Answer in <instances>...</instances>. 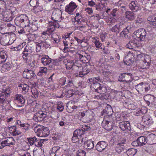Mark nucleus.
Segmentation results:
<instances>
[{"instance_id": "obj_1", "label": "nucleus", "mask_w": 156, "mask_h": 156, "mask_svg": "<svg viewBox=\"0 0 156 156\" xmlns=\"http://www.w3.org/2000/svg\"><path fill=\"white\" fill-rule=\"evenodd\" d=\"M138 62L140 64L141 68L143 69L148 68L151 63L150 56L148 55L139 54L137 55Z\"/></svg>"}, {"instance_id": "obj_2", "label": "nucleus", "mask_w": 156, "mask_h": 156, "mask_svg": "<svg viewBox=\"0 0 156 156\" xmlns=\"http://www.w3.org/2000/svg\"><path fill=\"white\" fill-rule=\"evenodd\" d=\"M15 24L22 28L29 26V20L26 15L22 14L17 17L15 20Z\"/></svg>"}, {"instance_id": "obj_3", "label": "nucleus", "mask_w": 156, "mask_h": 156, "mask_svg": "<svg viewBox=\"0 0 156 156\" xmlns=\"http://www.w3.org/2000/svg\"><path fill=\"white\" fill-rule=\"evenodd\" d=\"M47 128L43 126H38L34 128V131L39 137H45L49 134V132Z\"/></svg>"}, {"instance_id": "obj_4", "label": "nucleus", "mask_w": 156, "mask_h": 156, "mask_svg": "<svg viewBox=\"0 0 156 156\" xmlns=\"http://www.w3.org/2000/svg\"><path fill=\"white\" fill-rule=\"evenodd\" d=\"M58 23H51L48 26L47 30L41 33V37L43 38H46L47 35H50L53 32L55 29V28L57 27Z\"/></svg>"}, {"instance_id": "obj_5", "label": "nucleus", "mask_w": 156, "mask_h": 156, "mask_svg": "<svg viewBox=\"0 0 156 156\" xmlns=\"http://www.w3.org/2000/svg\"><path fill=\"white\" fill-rule=\"evenodd\" d=\"M149 32L147 29H144L141 28L138 29L134 32V34L136 37L138 38L141 41H144L146 38H147Z\"/></svg>"}, {"instance_id": "obj_6", "label": "nucleus", "mask_w": 156, "mask_h": 156, "mask_svg": "<svg viewBox=\"0 0 156 156\" xmlns=\"http://www.w3.org/2000/svg\"><path fill=\"white\" fill-rule=\"evenodd\" d=\"M22 55L23 59L27 63H29V62L32 61V56L30 54V51L28 47L27 46L25 47L22 53Z\"/></svg>"}, {"instance_id": "obj_7", "label": "nucleus", "mask_w": 156, "mask_h": 156, "mask_svg": "<svg viewBox=\"0 0 156 156\" xmlns=\"http://www.w3.org/2000/svg\"><path fill=\"white\" fill-rule=\"evenodd\" d=\"M132 74L129 73H121L119 76L118 80L120 82H126V83L129 82L130 79L131 78Z\"/></svg>"}, {"instance_id": "obj_8", "label": "nucleus", "mask_w": 156, "mask_h": 156, "mask_svg": "<svg viewBox=\"0 0 156 156\" xmlns=\"http://www.w3.org/2000/svg\"><path fill=\"white\" fill-rule=\"evenodd\" d=\"M117 126L119 127L122 130L128 131L131 129L129 121H120L118 122Z\"/></svg>"}, {"instance_id": "obj_9", "label": "nucleus", "mask_w": 156, "mask_h": 156, "mask_svg": "<svg viewBox=\"0 0 156 156\" xmlns=\"http://www.w3.org/2000/svg\"><path fill=\"white\" fill-rule=\"evenodd\" d=\"M124 27L125 25L124 23L122 22H120L113 27L110 29V30L117 34L121 30L124 28Z\"/></svg>"}, {"instance_id": "obj_10", "label": "nucleus", "mask_w": 156, "mask_h": 156, "mask_svg": "<svg viewBox=\"0 0 156 156\" xmlns=\"http://www.w3.org/2000/svg\"><path fill=\"white\" fill-rule=\"evenodd\" d=\"M77 7L76 3L73 2H71L65 7V11L69 14H72Z\"/></svg>"}, {"instance_id": "obj_11", "label": "nucleus", "mask_w": 156, "mask_h": 156, "mask_svg": "<svg viewBox=\"0 0 156 156\" xmlns=\"http://www.w3.org/2000/svg\"><path fill=\"white\" fill-rule=\"evenodd\" d=\"M62 151V149L59 146L53 147L50 152L51 156H58L61 154Z\"/></svg>"}, {"instance_id": "obj_12", "label": "nucleus", "mask_w": 156, "mask_h": 156, "mask_svg": "<svg viewBox=\"0 0 156 156\" xmlns=\"http://www.w3.org/2000/svg\"><path fill=\"white\" fill-rule=\"evenodd\" d=\"M134 56L132 53H129L126 56L124 61L125 63L127 65L130 66L134 61Z\"/></svg>"}, {"instance_id": "obj_13", "label": "nucleus", "mask_w": 156, "mask_h": 156, "mask_svg": "<svg viewBox=\"0 0 156 156\" xmlns=\"http://www.w3.org/2000/svg\"><path fill=\"white\" fill-rule=\"evenodd\" d=\"M108 144L105 142L101 141L98 142L96 145V148L98 151L101 152L104 150L107 146Z\"/></svg>"}, {"instance_id": "obj_14", "label": "nucleus", "mask_w": 156, "mask_h": 156, "mask_svg": "<svg viewBox=\"0 0 156 156\" xmlns=\"http://www.w3.org/2000/svg\"><path fill=\"white\" fill-rule=\"evenodd\" d=\"M34 71L25 69L23 73V75L24 77L28 79H30L34 76Z\"/></svg>"}, {"instance_id": "obj_15", "label": "nucleus", "mask_w": 156, "mask_h": 156, "mask_svg": "<svg viewBox=\"0 0 156 156\" xmlns=\"http://www.w3.org/2000/svg\"><path fill=\"white\" fill-rule=\"evenodd\" d=\"M129 6L130 9L134 12H137L140 9L139 5L136 1L131 2L129 4Z\"/></svg>"}, {"instance_id": "obj_16", "label": "nucleus", "mask_w": 156, "mask_h": 156, "mask_svg": "<svg viewBox=\"0 0 156 156\" xmlns=\"http://www.w3.org/2000/svg\"><path fill=\"white\" fill-rule=\"evenodd\" d=\"M144 98L147 104L149 106L150 104H152L156 98L154 96L151 94H147L144 96Z\"/></svg>"}, {"instance_id": "obj_17", "label": "nucleus", "mask_w": 156, "mask_h": 156, "mask_svg": "<svg viewBox=\"0 0 156 156\" xmlns=\"http://www.w3.org/2000/svg\"><path fill=\"white\" fill-rule=\"evenodd\" d=\"M61 12L59 10L53 11L51 15L52 19L55 21H58L61 18Z\"/></svg>"}, {"instance_id": "obj_18", "label": "nucleus", "mask_w": 156, "mask_h": 156, "mask_svg": "<svg viewBox=\"0 0 156 156\" xmlns=\"http://www.w3.org/2000/svg\"><path fill=\"white\" fill-rule=\"evenodd\" d=\"M147 143L149 144H153L156 143V136L153 134H151L147 136Z\"/></svg>"}, {"instance_id": "obj_19", "label": "nucleus", "mask_w": 156, "mask_h": 156, "mask_svg": "<svg viewBox=\"0 0 156 156\" xmlns=\"http://www.w3.org/2000/svg\"><path fill=\"white\" fill-rule=\"evenodd\" d=\"M142 122H143L144 124L147 125H151L153 123L152 119L149 116H144L143 117Z\"/></svg>"}, {"instance_id": "obj_20", "label": "nucleus", "mask_w": 156, "mask_h": 156, "mask_svg": "<svg viewBox=\"0 0 156 156\" xmlns=\"http://www.w3.org/2000/svg\"><path fill=\"white\" fill-rule=\"evenodd\" d=\"M102 125L104 126V128L107 131H110L113 128V126L111 122L106 120H104Z\"/></svg>"}, {"instance_id": "obj_21", "label": "nucleus", "mask_w": 156, "mask_h": 156, "mask_svg": "<svg viewBox=\"0 0 156 156\" xmlns=\"http://www.w3.org/2000/svg\"><path fill=\"white\" fill-rule=\"evenodd\" d=\"M64 62L65 63V66L67 69L70 70L72 69L74 66V62L73 60L66 59L64 60Z\"/></svg>"}, {"instance_id": "obj_22", "label": "nucleus", "mask_w": 156, "mask_h": 156, "mask_svg": "<svg viewBox=\"0 0 156 156\" xmlns=\"http://www.w3.org/2000/svg\"><path fill=\"white\" fill-rule=\"evenodd\" d=\"M41 62L44 65L47 66L51 62V59L48 55H45L41 58Z\"/></svg>"}, {"instance_id": "obj_23", "label": "nucleus", "mask_w": 156, "mask_h": 156, "mask_svg": "<svg viewBox=\"0 0 156 156\" xmlns=\"http://www.w3.org/2000/svg\"><path fill=\"white\" fill-rule=\"evenodd\" d=\"M138 46L136 41H129L126 45L127 48L129 49H135Z\"/></svg>"}, {"instance_id": "obj_24", "label": "nucleus", "mask_w": 156, "mask_h": 156, "mask_svg": "<svg viewBox=\"0 0 156 156\" xmlns=\"http://www.w3.org/2000/svg\"><path fill=\"white\" fill-rule=\"evenodd\" d=\"M10 93V91L9 89L4 90L0 94V99L5 100V99L8 97V95Z\"/></svg>"}, {"instance_id": "obj_25", "label": "nucleus", "mask_w": 156, "mask_h": 156, "mask_svg": "<svg viewBox=\"0 0 156 156\" xmlns=\"http://www.w3.org/2000/svg\"><path fill=\"white\" fill-rule=\"evenodd\" d=\"M84 144L85 147L87 150H91L94 147V142L91 140L85 141Z\"/></svg>"}, {"instance_id": "obj_26", "label": "nucleus", "mask_w": 156, "mask_h": 156, "mask_svg": "<svg viewBox=\"0 0 156 156\" xmlns=\"http://www.w3.org/2000/svg\"><path fill=\"white\" fill-rule=\"evenodd\" d=\"M145 85L144 84L143 82L137 84L135 86V88L137 91L140 93H143L144 91V87Z\"/></svg>"}, {"instance_id": "obj_27", "label": "nucleus", "mask_w": 156, "mask_h": 156, "mask_svg": "<svg viewBox=\"0 0 156 156\" xmlns=\"http://www.w3.org/2000/svg\"><path fill=\"white\" fill-rule=\"evenodd\" d=\"M15 98L16 100H17L18 102L22 104H24L25 102V98L21 94L16 95Z\"/></svg>"}, {"instance_id": "obj_28", "label": "nucleus", "mask_w": 156, "mask_h": 156, "mask_svg": "<svg viewBox=\"0 0 156 156\" xmlns=\"http://www.w3.org/2000/svg\"><path fill=\"white\" fill-rule=\"evenodd\" d=\"M137 140L140 146H143V145L145 144L146 143H147V137H146L144 136L139 137L137 139Z\"/></svg>"}, {"instance_id": "obj_29", "label": "nucleus", "mask_w": 156, "mask_h": 156, "mask_svg": "<svg viewBox=\"0 0 156 156\" xmlns=\"http://www.w3.org/2000/svg\"><path fill=\"white\" fill-rule=\"evenodd\" d=\"M4 141L7 146H9L11 145H13L15 144V140L14 138L12 137H9Z\"/></svg>"}, {"instance_id": "obj_30", "label": "nucleus", "mask_w": 156, "mask_h": 156, "mask_svg": "<svg viewBox=\"0 0 156 156\" xmlns=\"http://www.w3.org/2000/svg\"><path fill=\"white\" fill-rule=\"evenodd\" d=\"M126 17L130 20H133L135 19L134 13L130 11H127L125 13Z\"/></svg>"}, {"instance_id": "obj_31", "label": "nucleus", "mask_w": 156, "mask_h": 156, "mask_svg": "<svg viewBox=\"0 0 156 156\" xmlns=\"http://www.w3.org/2000/svg\"><path fill=\"white\" fill-rule=\"evenodd\" d=\"M78 55L80 62L84 63H87L88 62L89 57L88 55L87 56H86L80 54H78Z\"/></svg>"}, {"instance_id": "obj_32", "label": "nucleus", "mask_w": 156, "mask_h": 156, "mask_svg": "<svg viewBox=\"0 0 156 156\" xmlns=\"http://www.w3.org/2000/svg\"><path fill=\"white\" fill-rule=\"evenodd\" d=\"M19 87L22 89L24 93H26L28 91L29 86L27 84L24 83H22L20 84Z\"/></svg>"}, {"instance_id": "obj_33", "label": "nucleus", "mask_w": 156, "mask_h": 156, "mask_svg": "<svg viewBox=\"0 0 156 156\" xmlns=\"http://www.w3.org/2000/svg\"><path fill=\"white\" fill-rule=\"evenodd\" d=\"M102 81L101 79L99 77H93L87 80L88 83H90L92 84V83H97L98 82H101Z\"/></svg>"}, {"instance_id": "obj_34", "label": "nucleus", "mask_w": 156, "mask_h": 156, "mask_svg": "<svg viewBox=\"0 0 156 156\" xmlns=\"http://www.w3.org/2000/svg\"><path fill=\"white\" fill-rule=\"evenodd\" d=\"M147 20L151 22V24L154 26L156 25V14L153 16H149L147 18Z\"/></svg>"}, {"instance_id": "obj_35", "label": "nucleus", "mask_w": 156, "mask_h": 156, "mask_svg": "<svg viewBox=\"0 0 156 156\" xmlns=\"http://www.w3.org/2000/svg\"><path fill=\"white\" fill-rule=\"evenodd\" d=\"M7 57L6 53L3 51L0 52V64L5 62Z\"/></svg>"}, {"instance_id": "obj_36", "label": "nucleus", "mask_w": 156, "mask_h": 156, "mask_svg": "<svg viewBox=\"0 0 156 156\" xmlns=\"http://www.w3.org/2000/svg\"><path fill=\"white\" fill-rule=\"evenodd\" d=\"M40 44L46 48H48L50 46V44L48 42V40L46 39H44L43 40H40L39 41Z\"/></svg>"}, {"instance_id": "obj_37", "label": "nucleus", "mask_w": 156, "mask_h": 156, "mask_svg": "<svg viewBox=\"0 0 156 156\" xmlns=\"http://www.w3.org/2000/svg\"><path fill=\"white\" fill-rule=\"evenodd\" d=\"M115 147V150L118 153L121 152L124 148V145H120V143H117Z\"/></svg>"}, {"instance_id": "obj_38", "label": "nucleus", "mask_w": 156, "mask_h": 156, "mask_svg": "<svg viewBox=\"0 0 156 156\" xmlns=\"http://www.w3.org/2000/svg\"><path fill=\"white\" fill-rule=\"evenodd\" d=\"M106 88L104 85L101 84L100 87H99L98 90H97V91L96 92L101 94H103L106 92Z\"/></svg>"}, {"instance_id": "obj_39", "label": "nucleus", "mask_w": 156, "mask_h": 156, "mask_svg": "<svg viewBox=\"0 0 156 156\" xmlns=\"http://www.w3.org/2000/svg\"><path fill=\"white\" fill-rule=\"evenodd\" d=\"M84 131L82 128L80 129H76L74 132L75 135H77L80 138L81 136L84 134Z\"/></svg>"}, {"instance_id": "obj_40", "label": "nucleus", "mask_w": 156, "mask_h": 156, "mask_svg": "<svg viewBox=\"0 0 156 156\" xmlns=\"http://www.w3.org/2000/svg\"><path fill=\"white\" fill-rule=\"evenodd\" d=\"M92 42L94 43L97 48H100L102 45V44L100 42L99 39L97 37L93 38Z\"/></svg>"}, {"instance_id": "obj_41", "label": "nucleus", "mask_w": 156, "mask_h": 156, "mask_svg": "<svg viewBox=\"0 0 156 156\" xmlns=\"http://www.w3.org/2000/svg\"><path fill=\"white\" fill-rule=\"evenodd\" d=\"M137 152V150L133 148L128 149L127 151V154H124V155H129L131 156H134Z\"/></svg>"}, {"instance_id": "obj_42", "label": "nucleus", "mask_w": 156, "mask_h": 156, "mask_svg": "<svg viewBox=\"0 0 156 156\" xmlns=\"http://www.w3.org/2000/svg\"><path fill=\"white\" fill-rule=\"evenodd\" d=\"M147 110L145 109L141 108V109H138L135 113V115L137 116L142 115L146 113Z\"/></svg>"}, {"instance_id": "obj_43", "label": "nucleus", "mask_w": 156, "mask_h": 156, "mask_svg": "<svg viewBox=\"0 0 156 156\" xmlns=\"http://www.w3.org/2000/svg\"><path fill=\"white\" fill-rule=\"evenodd\" d=\"M2 69L5 71L10 70L12 67V65L9 62L4 64L2 66Z\"/></svg>"}, {"instance_id": "obj_44", "label": "nucleus", "mask_w": 156, "mask_h": 156, "mask_svg": "<svg viewBox=\"0 0 156 156\" xmlns=\"http://www.w3.org/2000/svg\"><path fill=\"white\" fill-rule=\"evenodd\" d=\"M51 38L56 43H58L60 41V38L56 33L52 34Z\"/></svg>"}, {"instance_id": "obj_45", "label": "nucleus", "mask_w": 156, "mask_h": 156, "mask_svg": "<svg viewBox=\"0 0 156 156\" xmlns=\"http://www.w3.org/2000/svg\"><path fill=\"white\" fill-rule=\"evenodd\" d=\"M47 68L45 67H41L40 68L39 72L37 73L38 76H42L43 73H47Z\"/></svg>"}, {"instance_id": "obj_46", "label": "nucleus", "mask_w": 156, "mask_h": 156, "mask_svg": "<svg viewBox=\"0 0 156 156\" xmlns=\"http://www.w3.org/2000/svg\"><path fill=\"white\" fill-rule=\"evenodd\" d=\"M83 69L82 66L81 64H79L78 66H74L72 69V70H73L75 72L77 73L78 72L81 71Z\"/></svg>"}, {"instance_id": "obj_47", "label": "nucleus", "mask_w": 156, "mask_h": 156, "mask_svg": "<svg viewBox=\"0 0 156 156\" xmlns=\"http://www.w3.org/2000/svg\"><path fill=\"white\" fill-rule=\"evenodd\" d=\"M50 117L53 119H56L59 117L58 113L55 111H52Z\"/></svg>"}, {"instance_id": "obj_48", "label": "nucleus", "mask_w": 156, "mask_h": 156, "mask_svg": "<svg viewBox=\"0 0 156 156\" xmlns=\"http://www.w3.org/2000/svg\"><path fill=\"white\" fill-rule=\"evenodd\" d=\"M2 14L4 18L7 19L10 17V14L9 12L6 9L4 11H2Z\"/></svg>"}, {"instance_id": "obj_49", "label": "nucleus", "mask_w": 156, "mask_h": 156, "mask_svg": "<svg viewBox=\"0 0 156 156\" xmlns=\"http://www.w3.org/2000/svg\"><path fill=\"white\" fill-rule=\"evenodd\" d=\"M100 85L101 84L98 82L94 83H92L90 87L92 90L93 89L94 90L95 92H96L97 90H98Z\"/></svg>"}, {"instance_id": "obj_50", "label": "nucleus", "mask_w": 156, "mask_h": 156, "mask_svg": "<svg viewBox=\"0 0 156 156\" xmlns=\"http://www.w3.org/2000/svg\"><path fill=\"white\" fill-rule=\"evenodd\" d=\"M129 33V32L127 31L125 28H124L123 30L121 32L120 34V35L121 37H124L126 38H128V36L127 34Z\"/></svg>"}, {"instance_id": "obj_51", "label": "nucleus", "mask_w": 156, "mask_h": 156, "mask_svg": "<svg viewBox=\"0 0 156 156\" xmlns=\"http://www.w3.org/2000/svg\"><path fill=\"white\" fill-rule=\"evenodd\" d=\"M87 68L84 67L83 69V72H82L81 71H79L78 72L79 73V76L80 77H83L84 75H86L87 73L89 72V71H87V70H86Z\"/></svg>"}, {"instance_id": "obj_52", "label": "nucleus", "mask_w": 156, "mask_h": 156, "mask_svg": "<svg viewBox=\"0 0 156 156\" xmlns=\"http://www.w3.org/2000/svg\"><path fill=\"white\" fill-rule=\"evenodd\" d=\"M29 3L30 6L33 7V8L36 6H38L39 5L38 0H30Z\"/></svg>"}, {"instance_id": "obj_53", "label": "nucleus", "mask_w": 156, "mask_h": 156, "mask_svg": "<svg viewBox=\"0 0 156 156\" xmlns=\"http://www.w3.org/2000/svg\"><path fill=\"white\" fill-rule=\"evenodd\" d=\"M86 153L82 150H78L76 152V156H86Z\"/></svg>"}, {"instance_id": "obj_54", "label": "nucleus", "mask_w": 156, "mask_h": 156, "mask_svg": "<svg viewBox=\"0 0 156 156\" xmlns=\"http://www.w3.org/2000/svg\"><path fill=\"white\" fill-rule=\"evenodd\" d=\"M57 108L59 111V112H62L64 109L63 103L61 102H58L57 104Z\"/></svg>"}, {"instance_id": "obj_55", "label": "nucleus", "mask_w": 156, "mask_h": 156, "mask_svg": "<svg viewBox=\"0 0 156 156\" xmlns=\"http://www.w3.org/2000/svg\"><path fill=\"white\" fill-rule=\"evenodd\" d=\"M34 121L36 122H40L42 121L44 119L40 116H38L36 115H35L33 118Z\"/></svg>"}, {"instance_id": "obj_56", "label": "nucleus", "mask_w": 156, "mask_h": 156, "mask_svg": "<svg viewBox=\"0 0 156 156\" xmlns=\"http://www.w3.org/2000/svg\"><path fill=\"white\" fill-rule=\"evenodd\" d=\"M73 91L71 90H69L66 93L65 95L66 98H69L73 95Z\"/></svg>"}, {"instance_id": "obj_57", "label": "nucleus", "mask_w": 156, "mask_h": 156, "mask_svg": "<svg viewBox=\"0 0 156 156\" xmlns=\"http://www.w3.org/2000/svg\"><path fill=\"white\" fill-rule=\"evenodd\" d=\"M116 21V20L114 18H110L108 19L107 23L108 25H111L112 24L115 23Z\"/></svg>"}, {"instance_id": "obj_58", "label": "nucleus", "mask_w": 156, "mask_h": 156, "mask_svg": "<svg viewBox=\"0 0 156 156\" xmlns=\"http://www.w3.org/2000/svg\"><path fill=\"white\" fill-rule=\"evenodd\" d=\"M30 125L28 123H23L21 127L26 131L29 129L30 128Z\"/></svg>"}, {"instance_id": "obj_59", "label": "nucleus", "mask_w": 156, "mask_h": 156, "mask_svg": "<svg viewBox=\"0 0 156 156\" xmlns=\"http://www.w3.org/2000/svg\"><path fill=\"white\" fill-rule=\"evenodd\" d=\"M31 62H32L30 63L29 66L31 67L32 70L34 71L37 68V66L35 64V60H32Z\"/></svg>"}, {"instance_id": "obj_60", "label": "nucleus", "mask_w": 156, "mask_h": 156, "mask_svg": "<svg viewBox=\"0 0 156 156\" xmlns=\"http://www.w3.org/2000/svg\"><path fill=\"white\" fill-rule=\"evenodd\" d=\"M80 137L77 135H75L73 133V136L72 137V140L73 142L76 143L78 141Z\"/></svg>"}, {"instance_id": "obj_61", "label": "nucleus", "mask_w": 156, "mask_h": 156, "mask_svg": "<svg viewBox=\"0 0 156 156\" xmlns=\"http://www.w3.org/2000/svg\"><path fill=\"white\" fill-rule=\"evenodd\" d=\"M36 46V50L37 52H39L41 51V47L42 46L40 44V42L39 41L37 43Z\"/></svg>"}, {"instance_id": "obj_62", "label": "nucleus", "mask_w": 156, "mask_h": 156, "mask_svg": "<svg viewBox=\"0 0 156 156\" xmlns=\"http://www.w3.org/2000/svg\"><path fill=\"white\" fill-rule=\"evenodd\" d=\"M88 114V112L87 111H86L81 112L80 115L82 118H87Z\"/></svg>"}, {"instance_id": "obj_63", "label": "nucleus", "mask_w": 156, "mask_h": 156, "mask_svg": "<svg viewBox=\"0 0 156 156\" xmlns=\"http://www.w3.org/2000/svg\"><path fill=\"white\" fill-rule=\"evenodd\" d=\"M41 8L40 7L38 6H36V7L33 8V10L34 12L36 13H37L39 12H41V10L40 9Z\"/></svg>"}, {"instance_id": "obj_64", "label": "nucleus", "mask_w": 156, "mask_h": 156, "mask_svg": "<svg viewBox=\"0 0 156 156\" xmlns=\"http://www.w3.org/2000/svg\"><path fill=\"white\" fill-rule=\"evenodd\" d=\"M84 132L85 131H89L90 130V128L89 126H87L85 125H83L81 128Z\"/></svg>"}]
</instances>
